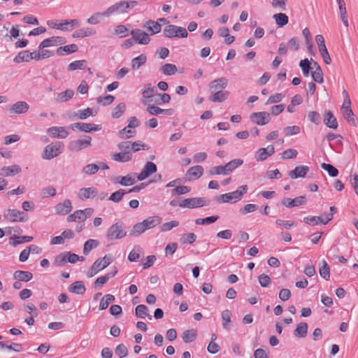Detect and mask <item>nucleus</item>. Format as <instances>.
Returning a JSON list of instances; mask_svg holds the SVG:
<instances>
[{"label": "nucleus", "mask_w": 358, "mask_h": 358, "mask_svg": "<svg viewBox=\"0 0 358 358\" xmlns=\"http://www.w3.org/2000/svg\"><path fill=\"white\" fill-rule=\"evenodd\" d=\"M127 231L124 230V224L117 222L110 227L107 232V238L110 241L120 239L126 236Z\"/></svg>", "instance_id": "1"}, {"label": "nucleus", "mask_w": 358, "mask_h": 358, "mask_svg": "<svg viewBox=\"0 0 358 358\" xmlns=\"http://www.w3.org/2000/svg\"><path fill=\"white\" fill-rule=\"evenodd\" d=\"M210 202V200H207L203 197L188 198L182 200L179 203V206L187 208H196L208 206Z\"/></svg>", "instance_id": "2"}, {"label": "nucleus", "mask_w": 358, "mask_h": 358, "mask_svg": "<svg viewBox=\"0 0 358 358\" xmlns=\"http://www.w3.org/2000/svg\"><path fill=\"white\" fill-rule=\"evenodd\" d=\"M92 145V138L87 135H83L82 138L72 141L69 144V149L73 152H79Z\"/></svg>", "instance_id": "3"}, {"label": "nucleus", "mask_w": 358, "mask_h": 358, "mask_svg": "<svg viewBox=\"0 0 358 358\" xmlns=\"http://www.w3.org/2000/svg\"><path fill=\"white\" fill-rule=\"evenodd\" d=\"M250 119L253 124L263 126L271 121V114L268 112H255L250 115Z\"/></svg>", "instance_id": "4"}, {"label": "nucleus", "mask_w": 358, "mask_h": 358, "mask_svg": "<svg viewBox=\"0 0 358 358\" xmlns=\"http://www.w3.org/2000/svg\"><path fill=\"white\" fill-rule=\"evenodd\" d=\"M70 128L73 130H79L85 133L98 131L101 130V125L85 123V122H75L70 125Z\"/></svg>", "instance_id": "5"}, {"label": "nucleus", "mask_w": 358, "mask_h": 358, "mask_svg": "<svg viewBox=\"0 0 358 358\" xmlns=\"http://www.w3.org/2000/svg\"><path fill=\"white\" fill-rule=\"evenodd\" d=\"M315 41L318 45L319 52L323 58L324 62L327 64H330L331 59L327 49L323 36L320 34H317L315 36Z\"/></svg>", "instance_id": "6"}, {"label": "nucleus", "mask_w": 358, "mask_h": 358, "mask_svg": "<svg viewBox=\"0 0 358 358\" xmlns=\"http://www.w3.org/2000/svg\"><path fill=\"white\" fill-rule=\"evenodd\" d=\"M60 149L59 143L48 144L44 148L43 158L48 160L53 159L61 153Z\"/></svg>", "instance_id": "7"}, {"label": "nucleus", "mask_w": 358, "mask_h": 358, "mask_svg": "<svg viewBox=\"0 0 358 358\" xmlns=\"http://www.w3.org/2000/svg\"><path fill=\"white\" fill-rule=\"evenodd\" d=\"M133 39L138 43L141 45H147L150 41L148 34L140 29H132L130 32Z\"/></svg>", "instance_id": "8"}, {"label": "nucleus", "mask_w": 358, "mask_h": 358, "mask_svg": "<svg viewBox=\"0 0 358 358\" xmlns=\"http://www.w3.org/2000/svg\"><path fill=\"white\" fill-rule=\"evenodd\" d=\"M157 167L152 162H148L144 166L142 171L136 176L137 180L141 181L148 178L152 173L157 172Z\"/></svg>", "instance_id": "9"}, {"label": "nucleus", "mask_w": 358, "mask_h": 358, "mask_svg": "<svg viewBox=\"0 0 358 358\" xmlns=\"http://www.w3.org/2000/svg\"><path fill=\"white\" fill-rule=\"evenodd\" d=\"M66 43L64 38L61 36H52L44 39L38 45L39 49H44L46 48L57 46L58 45H62Z\"/></svg>", "instance_id": "10"}, {"label": "nucleus", "mask_w": 358, "mask_h": 358, "mask_svg": "<svg viewBox=\"0 0 358 358\" xmlns=\"http://www.w3.org/2000/svg\"><path fill=\"white\" fill-rule=\"evenodd\" d=\"M281 203L284 206H285L288 208H291L293 207L299 206L306 204V198L305 196H299L294 199L284 198L282 200Z\"/></svg>", "instance_id": "11"}, {"label": "nucleus", "mask_w": 358, "mask_h": 358, "mask_svg": "<svg viewBox=\"0 0 358 358\" xmlns=\"http://www.w3.org/2000/svg\"><path fill=\"white\" fill-rule=\"evenodd\" d=\"M24 213L15 209H8L3 216L5 219L10 222H24Z\"/></svg>", "instance_id": "12"}, {"label": "nucleus", "mask_w": 358, "mask_h": 358, "mask_svg": "<svg viewBox=\"0 0 358 358\" xmlns=\"http://www.w3.org/2000/svg\"><path fill=\"white\" fill-rule=\"evenodd\" d=\"M326 219L324 220L320 216H308L303 218V222L308 224L315 226L319 223L322 224H327L329 221L332 220V214L325 215Z\"/></svg>", "instance_id": "13"}, {"label": "nucleus", "mask_w": 358, "mask_h": 358, "mask_svg": "<svg viewBox=\"0 0 358 358\" xmlns=\"http://www.w3.org/2000/svg\"><path fill=\"white\" fill-rule=\"evenodd\" d=\"M240 193L232 192L229 193H225L220 195L216 198V201L218 203H236L241 201Z\"/></svg>", "instance_id": "14"}, {"label": "nucleus", "mask_w": 358, "mask_h": 358, "mask_svg": "<svg viewBox=\"0 0 358 358\" xmlns=\"http://www.w3.org/2000/svg\"><path fill=\"white\" fill-rule=\"evenodd\" d=\"M228 85V79L225 77L217 78L209 83L210 92L223 91Z\"/></svg>", "instance_id": "15"}, {"label": "nucleus", "mask_w": 358, "mask_h": 358, "mask_svg": "<svg viewBox=\"0 0 358 358\" xmlns=\"http://www.w3.org/2000/svg\"><path fill=\"white\" fill-rule=\"evenodd\" d=\"M148 102V101H145L143 104L148 106L146 110L149 113L150 115H157L159 114H164L166 115H172L173 114V110L172 108L162 109L157 106L150 105V103Z\"/></svg>", "instance_id": "16"}, {"label": "nucleus", "mask_w": 358, "mask_h": 358, "mask_svg": "<svg viewBox=\"0 0 358 358\" xmlns=\"http://www.w3.org/2000/svg\"><path fill=\"white\" fill-rule=\"evenodd\" d=\"M73 206L69 199H65L63 202L57 203L55 206V213L65 215L72 210Z\"/></svg>", "instance_id": "17"}, {"label": "nucleus", "mask_w": 358, "mask_h": 358, "mask_svg": "<svg viewBox=\"0 0 358 358\" xmlns=\"http://www.w3.org/2000/svg\"><path fill=\"white\" fill-rule=\"evenodd\" d=\"M97 195V189L91 187H83L81 188L79 192L78 196L80 200H86L89 199H94Z\"/></svg>", "instance_id": "18"}, {"label": "nucleus", "mask_w": 358, "mask_h": 358, "mask_svg": "<svg viewBox=\"0 0 358 358\" xmlns=\"http://www.w3.org/2000/svg\"><path fill=\"white\" fill-rule=\"evenodd\" d=\"M47 131L54 138H65L69 136V132L63 127H52Z\"/></svg>", "instance_id": "19"}, {"label": "nucleus", "mask_w": 358, "mask_h": 358, "mask_svg": "<svg viewBox=\"0 0 358 358\" xmlns=\"http://www.w3.org/2000/svg\"><path fill=\"white\" fill-rule=\"evenodd\" d=\"M203 168L200 165H196L190 167L187 171L186 176L188 177L189 180H196L199 178L203 174Z\"/></svg>", "instance_id": "20"}, {"label": "nucleus", "mask_w": 358, "mask_h": 358, "mask_svg": "<svg viewBox=\"0 0 358 358\" xmlns=\"http://www.w3.org/2000/svg\"><path fill=\"white\" fill-rule=\"evenodd\" d=\"M309 171L308 166H298L294 170L289 171V176L292 179L304 178Z\"/></svg>", "instance_id": "21"}, {"label": "nucleus", "mask_w": 358, "mask_h": 358, "mask_svg": "<svg viewBox=\"0 0 358 358\" xmlns=\"http://www.w3.org/2000/svg\"><path fill=\"white\" fill-rule=\"evenodd\" d=\"M107 266H108L106 264V261L103 262V260L101 258H99L94 262V263L93 264V265L89 270L87 275L89 277H92L93 275L96 274L99 271L104 269Z\"/></svg>", "instance_id": "22"}, {"label": "nucleus", "mask_w": 358, "mask_h": 358, "mask_svg": "<svg viewBox=\"0 0 358 358\" xmlns=\"http://www.w3.org/2000/svg\"><path fill=\"white\" fill-rule=\"evenodd\" d=\"M324 123L331 129H336L338 127L337 120L330 110L326 111L324 115Z\"/></svg>", "instance_id": "23"}, {"label": "nucleus", "mask_w": 358, "mask_h": 358, "mask_svg": "<svg viewBox=\"0 0 358 358\" xmlns=\"http://www.w3.org/2000/svg\"><path fill=\"white\" fill-rule=\"evenodd\" d=\"M143 27L146 29L151 35L159 33L162 29V26L158 22L153 20H148L143 25Z\"/></svg>", "instance_id": "24"}, {"label": "nucleus", "mask_w": 358, "mask_h": 358, "mask_svg": "<svg viewBox=\"0 0 358 358\" xmlns=\"http://www.w3.org/2000/svg\"><path fill=\"white\" fill-rule=\"evenodd\" d=\"M22 169L19 165H12L8 166H3L1 168V174L3 176L8 177L15 176L21 172Z\"/></svg>", "instance_id": "25"}, {"label": "nucleus", "mask_w": 358, "mask_h": 358, "mask_svg": "<svg viewBox=\"0 0 358 358\" xmlns=\"http://www.w3.org/2000/svg\"><path fill=\"white\" fill-rule=\"evenodd\" d=\"M69 292L75 293L77 294H83L85 293L86 288L83 281H76L70 285L68 287Z\"/></svg>", "instance_id": "26"}, {"label": "nucleus", "mask_w": 358, "mask_h": 358, "mask_svg": "<svg viewBox=\"0 0 358 358\" xmlns=\"http://www.w3.org/2000/svg\"><path fill=\"white\" fill-rule=\"evenodd\" d=\"M136 176L135 173H129L125 176H118V178H120L119 184L122 186L132 185L137 180Z\"/></svg>", "instance_id": "27"}, {"label": "nucleus", "mask_w": 358, "mask_h": 358, "mask_svg": "<svg viewBox=\"0 0 358 358\" xmlns=\"http://www.w3.org/2000/svg\"><path fill=\"white\" fill-rule=\"evenodd\" d=\"M29 105L25 101H17L11 108V111L16 114L25 113L29 110Z\"/></svg>", "instance_id": "28"}, {"label": "nucleus", "mask_w": 358, "mask_h": 358, "mask_svg": "<svg viewBox=\"0 0 358 358\" xmlns=\"http://www.w3.org/2000/svg\"><path fill=\"white\" fill-rule=\"evenodd\" d=\"M13 278L20 282H29L32 279L33 274L29 271H16L14 272Z\"/></svg>", "instance_id": "29"}, {"label": "nucleus", "mask_w": 358, "mask_h": 358, "mask_svg": "<svg viewBox=\"0 0 358 358\" xmlns=\"http://www.w3.org/2000/svg\"><path fill=\"white\" fill-rule=\"evenodd\" d=\"M213 93L209 98L210 101L213 102H222L225 101L229 92L227 91H217V92H211Z\"/></svg>", "instance_id": "30"}, {"label": "nucleus", "mask_w": 358, "mask_h": 358, "mask_svg": "<svg viewBox=\"0 0 358 358\" xmlns=\"http://www.w3.org/2000/svg\"><path fill=\"white\" fill-rule=\"evenodd\" d=\"M148 307L143 304L138 305L135 308V314L137 317L143 319L148 317V320H151L152 316L148 313Z\"/></svg>", "instance_id": "31"}, {"label": "nucleus", "mask_w": 358, "mask_h": 358, "mask_svg": "<svg viewBox=\"0 0 358 358\" xmlns=\"http://www.w3.org/2000/svg\"><path fill=\"white\" fill-rule=\"evenodd\" d=\"M142 254V248L140 245H135L128 255V260L131 262H137Z\"/></svg>", "instance_id": "32"}, {"label": "nucleus", "mask_w": 358, "mask_h": 358, "mask_svg": "<svg viewBox=\"0 0 358 358\" xmlns=\"http://www.w3.org/2000/svg\"><path fill=\"white\" fill-rule=\"evenodd\" d=\"M343 110V117L352 126H356L357 122L355 117L354 113L351 108V107H346L345 109H341Z\"/></svg>", "instance_id": "33"}, {"label": "nucleus", "mask_w": 358, "mask_h": 358, "mask_svg": "<svg viewBox=\"0 0 358 358\" xmlns=\"http://www.w3.org/2000/svg\"><path fill=\"white\" fill-rule=\"evenodd\" d=\"M97 113V111H95L94 114L93 109L91 108H87L84 110H78L76 113L73 115V117H77L80 120H85L90 116H94Z\"/></svg>", "instance_id": "34"}, {"label": "nucleus", "mask_w": 358, "mask_h": 358, "mask_svg": "<svg viewBox=\"0 0 358 358\" xmlns=\"http://www.w3.org/2000/svg\"><path fill=\"white\" fill-rule=\"evenodd\" d=\"M124 7L125 8H129L130 7L129 3L128 1H122L117 2L113 6L108 8L107 13H114L116 11H119L120 13H122L124 10H120L122 8Z\"/></svg>", "instance_id": "35"}, {"label": "nucleus", "mask_w": 358, "mask_h": 358, "mask_svg": "<svg viewBox=\"0 0 358 358\" xmlns=\"http://www.w3.org/2000/svg\"><path fill=\"white\" fill-rule=\"evenodd\" d=\"M74 95L73 90L71 89H68L65 90L64 92H62L59 94H58L57 96L56 97V101L57 103H63L66 102L69 100H70Z\"/></svg>", "instance_id": "36"}, {"label": "nucleus", "mask_w": 358, "mask_h": 358, "mask_svg": "<svg viewBox=\"0 0 358 358\" xmlns=\"http://www.w3.org/2000/svg\"><path fill=\"white\" fill-rule=\"evenodd\" d=\"M33 240V236H13L10 238L9 243L14 247L17 245L25 242H30Z\"/></svg>", "instance_id": "37"}, {"label": "nucleus", "mask_w": 358, "mask_h": 358, "mask_svg": "<svg viewBox=\"0 0 358 358\" xmlns=\"http://www.w3.org/2000/svg\"><path fill=\"white\" fill-rule=\"evenodd\" d=\"M112 159L116 162H127L131 160L132 154L131 152H121L114 154L112 157Z\"/></svg>", "instance_id": "38"}, {"label": "nucleus", "mask_w": 358, "mask_h": 358, "mask_svg": "<svg viewBox=\"0 0 358 358\" xmlns=\"http://www.w3.org/2000/svg\"><path fill=\"white\" fill-rule=\"evenodd\" d=\"M161 222V217L159 216H152L143 221L146 229H150L155 227L156 225Z\"/></svg>", "instance_id": "39"}, {"label": "nucleus", "mask_w": 358, "mask_h": 358, "mask_svg": "<svg viewBox=\"0 0 358 358\" xmlns=\"http://www.w3.org/2000/svg\"><path fill=\"white\" fill-rule=\"evenodd\" d=\"M147 61V57L144 54L134 58L131 60V67L134 70L138 69L142 65L145 64Z\"/></svg>", "instance_id": "40"}, {"label": "nucleus", "mask_w": 358, "mask_h": 358, "mask_svg": "<svg viewBox=\"0 0 358 358\" xmlns=\"http://www.w3.org/2000/svg\"><path fill=\"white\" fill-rule=\"evenodd\" d=\"M99 245V241L94 239L87 240L83 245V252L85 255H87L90 251Z\"/></svg>", "instance_id": "41"}, {"label": "nucleus", "mask_w": 358, "mask_h": 358, "mask_svg": "<svg viewBox=\"0 0 358 358\" xmlns=\"http://www.w3.org/2000/svg\"><path fill=\"white\" fill-rule=\"evenodd\" d=\"M108 9L103 13H96L93 14L90 18L87 19V23L90 24H98L103 16L108 17L112 13H107Z\"/></svg>", "instance_id": "42"}, {"label": "nucleus", "mask_w": 358, "mask_h": 358, "mask_svg": "<svg viewBox=\"0 0 358 358\" xmlns=\"http://www.w3.org/2000/svg\"><path fill=\"white\" fill-rule=\"evenodd\" d=\"M273 17L279 27H282L288 23V16L285 13H280L275 14Z\"/></svg>", "instance_id": "43"}, {"label": "nucleus", "mask_w": 358, "mask_h": 358, "mask_svg": "<svg viewBox=\"0 0 358 358\" xmlns=\"http://www.w3.org/2000/svg\"><path fill=\"white\" fill-rule=\"evenodd\" d=\"M182 338L185 343H192L196 338V331L193 329L186 330L183 332Z\"/></svg>", "instance_id": "44"}, {"label": "nucleus", "mask_w": 358, "mask_h": 358, "mask_svg": "<svg viewBox=\"0 0 358 358\" xmlns=\"http://www.w3.org/2000/svg\"><path fill=\"white\" fill-rule=\"evenodd\" d=\"M308 332V324L306 322L299 323L295 330L294 331V334L295 336L304 338L306 336Z\"/></svg>", "instance_id": "45"}, {"label": "nucleus", "mask_w": 358, "mask_h": 358, "mask_svg": "<svg viewBox=\"0 0 358 358\" xmlns=\"http://www.w3.org/2000/svg\"><path fill=\"white\" fill-rule=\"evenodd\" d=\"M115 296L112 294H106L101 300L99 308L100 310H105L108 308V305L115 301Z\"/></svg>", "instance_id": "46"}, {"label": "nucleus", "mask_w": 358, "mask_h": 358, "mask_svg": "<svg viewBox=\"0 0 358 358\" xmlns=\"http://www.w3.org/2000/svg\"><path fill=\"white\" fill-rule=\"evenodd\" d=\"M29 51L28 50H23L20 52L13 59V62L17 64L22 62H29Z\"/></svg>", "instance_id": "47"}, {"label": "nucleus", "mask_w": 358, "mask_h": 358, "mask_svg": "<svg viewBox=\"0 0 358 358\" xmlns=\"http://www.w3.org/2000/svg\"><path fill=\"white\" fill-rule=\"evenodd\" d=\"M0 348L1 349L6 348L9 350H14L15 352H21L22 350V345L20 343H11L8 344L7 343L0 341Z\"/></svg>", "instance_id": "48"}, {"label": "nucleus", "mask_w": 358, "mask_h": 358, "mask_svg": "<svg viewBox=\"0 0 358 358\" xmlns=\"http://www.w3.org/2000/svg\"><path fill=\"white\" fill-rule=\"evenodd\" d=\"M208 173L211 176L215 175H224L227 176L229 175V173L227 172V169L224 166H216L210 168L208 171Z\"/></svg>", "instance_id": "49"}, {"label": "nucleus", "mask_w": 358, "mask_h": 358, "mask_svg": "<svg viewBox=\"0 0 358 358\" xmlns=\"http://www.w3.org/2000/svg\"><path fill=\"white\" fill-rule=\"evenodd\" d=\"M86 64L87 61L85 59L74 61L69 64L68 70L69 71H73L77 69H84L86 66Z\"/></svg>", "instance_id": "50"}, {"label": "nucleus", "mask_w": 358, "mask_h": 358, "mask_svg": "<svg viewBox=\"0 0 358 358\" xmlns=\"http://www.w3.org/2000/svg\"><path fill=\"white\" fill-rule=\"evenodd\" d=\"M156 92L157 89L155 87L152 86V84L148 83L145 85L144 90L142 92V96L148 99L152 98Z\"/></svg>", "instance_id": "51"}, {"label": "nucleus", "mask_w": 358, "mask_h": 358, "mask_svg": "<svg viewBox=\"0 0 358 358\" xmlns=\"http://www.w3.org/2000/svg\"><path fill=\"white\" fill-rule=\"evenodd\" d=\"M126 110V105L124 103H120L117 106H116L113 111H112V117L113 118H119L120 117Z\"/></svg>", "instance_id": "52"}, {"label": "nucleus", "mask_w": 358, "mask_h": 358, "mask_svg": "<svg viewBox=\"0 0 358 358\" xmlns=\"http://www.w3.org/2000/svg\"><path fill=\"white\" fill-rule=\"evenodd\" d=\"M322 265L320 267L319 269L320 275L322 278L328 280L330 277L329 266L324 260H322Z\"/></svg>", "instance_id": "53"}, {"label": "nucleus", "mask_w": 358, "mask_h": 358, "mask_svg": "<svg viewBox=\"0 0 358 358\" xmlns=\"http://www.w3.org/2000/svg\"><path fill=\"white\" fill-rule=\"evenodd\" d=\"M243 164V160L241 159H235L227 164H225V166L227 169V172L229 174L231 173L235 169L238 167L239 166L242 165Z\"/></svg>", "instance_id": "54"}, {"label": "nucleus", "mask_w": 358, "mask_h": 358, "mask_svg": "<svg viewBox=\"0 0 358 358\" xmlns=\"http://www.w3.org/2000/svg\"><path fill=\"white\" fill-rule=\"evenodd\" d=\"M219 219L218 215H213L207 217L206 218H197L195 220V224L197 225L200 224H210L214 223Z\"/></svg>", "instance_id": "55"}, {"label": "nucleus", "mask_w": 358, "mask_h": 358, "mask_svg": "<svg viewBox=\"0 0 358 358\" xmlns=\"http://www.w3.org/2000/svg\"><path fill=\"white\" fill-rule=\"evenodd\" d=\"M312 78L314 81L318 83H322L324 82L323 72L319 64H317L316 69L312 72Z\"/></svg>", "instance_id": "56"}, {"label": "nucleus", "mask_w": 358, "mask_h": 358, "mask_svg": "<svg viewBox=\"0 0 358 358\" xmlns=\"http://www.w3.org/2000/svg\"><path fill=\"white\" fill-rule=\"evenodd\" d=\"M146 230L143 222H138L134 226L132 230L130 231V235L138 236Z\"/></svg>", "instance_id": "57"}, {"label": "nucleus", "mask_w": 358, "mask_h": 358, "mask_svg": "<svg viewBox=\"0 0 358 358\" xmlns=\"http://www.w3.org/2000/svg\"><path fill=\"white\" fill-rule=\"evenodd\" d=\"M164 36L167 38L176 37V25L168 24L163 30Z\"/></svg>", "instance_id": "58"}, {"label": "nucleus", "mask_w": 358, "mask_h": 358, "mask_svg": "<svg viewBox=\"0 0 358 358\" xmlns=\"http://www.w3.org/2000/svg\"><path fill=\"white\" fill-rule=\"evenodd\" d=\"M127 193H128L127 191L120 189L111 194L108 199L115 203H118L122 199L123 196Z\"/></svg>", "instance_id": "59"}, {"label": "nucleus", "mask_w": 358, "mask_h": 358, "mask_svg": "<svg viewBox=\"0 0 358 358\" xmlns=\"http://www.w3.org/2000/svg\"><path fill=\"white\" fill-rule=\"evenodd\" d=\"M161 71L165 75L171 76L177 71V67L175 64H166L162 66Z\"/></svg>", "instance_id": "60"}, {"label": "nucleus", "mask_w": 358, "mask_h": 358, "mask_svg": "<svg viewBox=\"0 0 358 358\" xmlns=\"http://www.w3.org/2000/svg\"><path fill=\"white\" fill-rule=\"evenodd\" d=\"M321 167L327 171L328 174L331 177H336L338 175V169L333 165L326 163H322Z\"/></svg>", "instance_id": "61"}, {"label": "nucleus", "mask_w": 358, "mask_h": 358, "mask_svg": "<svg viewBox=\"0 0 358 358\" xmlns=\"http://www.w3.org/2000/svg\"><path fill=\"white\" fill-rule=\"evenodd\" d=\"M299 66L302 70L303 76L306 77L308 76L310 70L311 69L309 60L307 58L301 60Z\"/></svg>", "instance_id": "62"}, {"label": "nucleus", "mask_w": 358, "mask_h": 358, "mask_svg": "<svg viewBox=\"0 0 358 358\" xmlns=\"http://www.w3.org/2000/svg\"><path fill=\"white\" fill-rule=\"evenodd\" d=\"M136 134V131L135 130H133L132 129H130L127 127H124L119 131V135L122 138H131L134 136Z\"/></svg>", "instance_id": "63"}, {"label": "nucleus", "mask_w": 358, "mask_h": 358, "mask_svg": "<svg viewBox=\"0 0 358 358\" xmlns=\"http://www.w3.org/2000/svg\"><path fill=\"white\" fill-rule=\"evenodd\" d=\"M99 170V167L96 164H89L83 169V173L87 175L95 174Z\"/></svg>", "instance_id": "64"}]
</instances>
